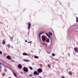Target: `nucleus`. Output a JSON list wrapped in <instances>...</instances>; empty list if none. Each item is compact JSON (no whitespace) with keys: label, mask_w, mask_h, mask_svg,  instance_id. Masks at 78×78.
<instances>
[{"label":"nucleus","mask_w":78,"mask_h":78,"mask_svg":"<svg viewBox=\"0 0 78 78\" xmlns=\"http://www.w3.org/2000/svg\"><path fill=\"white\" fill-rule=\"evenodd\" d=\"M23 69L24 71V72H28V68L25 67H24L23 68Z\"/></svg>","instance_id":"nucleus-1"},{"label":"nucleus","mask_w":78,"mask_h":78,"mask_svg":"<svg viewBox=\"0 0 78 78\" xmlns=\"http://www.w3.org/2000/svg\"><path fill=\"white\" fill-rule=\"evenodd\" d=\"M41 39L43 41H45V39H46L45 37V36L44 35L42 36L41 37Z\"/></svg>","instance_id":"nucleus-2"},{"label":"nucleus","mask_w":78,"mask_h":78,"mask_svg":"<svg viewBox=\"0 0 78 78\" xmlns=\"http://www.w3.org/2000/svg\"><path fill=\"white\" fill-rule=\"evenodd\" d=\"M37 71L38 73H41L42 72V69L41 68H40L37 69Z\"/></svg>","instance_id":"nucleus-3"},{"label":"nucleus","mask_w":78,"mask_h":78,"mask_svg":"<svg viewBox=\"0 0 78 78\" xmlns=\"http://www.w3.org/2000/svg\"><path fill=\"white\" fill-rule=\"evenodd\" d=\"M74 50L75 51L76 53H78V48H74Z\"/></svg>","instance_id":"nucleus-4"},{"label":"nucleus","mask_w":78,"mask_h":78,"mask_svg":"<svg viewBox=\"0 0 78 78\" xmlns=\"http://www.w3.org/2000/svg\"><path fill=\"white\" fill-rule=\"evenodd\" d=\"M34 74L37 75H39V73L37 71H34Z\"/></svg>","instance_id":"nucleus-5"},{"label":"nucleus","mask_w":78,"mask_h":78,"mask_svg":"<svg viewBox=\"0 0 78 78\" xmlns=\"http://www.w3.org/2000/svg\"><path fill=\"white\" fill-rule=\"evenodd\" d=\"M30 27H31V23H29L28 24V30H30Z\"/></svg>","instance_id":"nucleus-6"},{"label":"nucleus","mask_w":78,"mask_h":78,"mask_svg":"<svg viewBox=\"0 0 78 78\" xmlns=\"http://www.w3.org/2000/svg\"><path fill=\"white\" fill-rule=\"evenodd\" d=\"M7 58L8 59H12V58L11 57V56H9V55H8L7 56Z\"/></svg>","instance_id":"nucleus-7"},{"label":"nucleus","mask_w":78,"mask_h":78,"mask_svg":"<svg viewBox=\"0 0 78 78\" xmlns=\"http://www.w3.org/2000/svg\"><path fill=\"white\" fill-rule=\"evenodd\" d=\"M23 55L24 56H30V55L28 54L27 53L25 52L23 53Z\"/></svg>","instance_id":"nucleus-8"},{"label":"nucleus","mask_w":78,"mask_h":78,"mask_svg":"<svg viewBox=\"0 0 78 78\" xmlns=\"http://www.w3.org/2000/svg\"><path fill=\"white\" fill-rule=\"evenodd\" d=\"M18 67L19 69H21V68H22V66L21 64H19L18 65Z\"/></svg>","instance_id":"nucleus-9"},{"label":"nucleus","mask_w":78,"mask_h":78,"mask_svg":"<svg viewBox=\"0 0 78 78\" xmlns=\"http://www.w3.org/2000/svg\"><path fill=\"white\" fill-rule=\"evenodd\" d=\"M24 61L25 62H28L29 61H30L29 60H27V59H24Z\"/></svg>","instance_id":"nucleus-10"},{"label":"nucleus","mask_w":78,"mask_h":78,"mask_svg":"<svg viewBox=\"0 0 78 78\" xmlns=\"http://www.w3.org/2000/svg\"><path fill=\"white\" fill-rule=\"evenodd\" d=\"M34 57L36 58V59H39V57L36 55H34Z\"/></svg>","instance_id":"nucleus-11"},{"label":"nucleus","mask_w":78,"mask_h":78,"mask_svg":"<svg viewBox=\"0 0 78 78\" xmlns=\"http://www.w3.org/2000/svg\"><path fill=\"white\" fill-rule=\"evenodd\" d=\"M46 34L47 36H48V37L49 38H50V35L49 34Z\"/></svg>","instance_id":"nucleus-12"},{"label":"nucleus","mask_w":78,"mask_h":78,"mask_svg":"<svg viewBox=\"0 0 78 78\" xmlns=\"http://www.w3.org/2000/svg\"><path fill=\"white\" fill-rule=\"evenodd\" d=\"M44 32H41L39 34L41 35V34H44Z\"/></svg>","instance_id":"nucleus-13"},{"label":"nucleus","mask_w":78,"mask_h":78,"mask_svg":"<svg viewBox=\"0 0 78 78\" xmlns=\"http://www.w3.org/2000/svg\"><path fill=\"white\" fill-rule=\"evenodd\" d=\"M50 41V39L48 38L47 39V40L46 41V42H47V43H48L49 42V41Z\"/></svg>","instance_id":"nucleus-14"},{"label":"nucleus","mask_w":78,"mask_h":78,"mask_svg":"<svg viewBox=\"0 0 78 78\" xmlns=\"http://www.w3.org/2000/svg\"><path fill=\"white\" fill-rule=\"evenodd\" d=\"M13 73L15 76H16V77H17V74H16L14 72H13Z\"/></svg>","instance_id":"nucleus-15"},{"label":"nucleus","mask_w":78,"mask_h":78,"mask_svg":"<svg viewBox=\"0 0 78 78\" xmlns=\"http://www.w3.org/2000/svg\"><path fill=\"white\" fill-rule=\"evenodd\" d=\"M49 34H50V35H51V36L52 35V33H51L49 31Z\"/></svg>","instance_id":"nucleus-16"},{"label":"nucleus","mask_w":78,"mask_h":78,"mask_svg":"<svg viewBox=\"0 0 78 78\" xmlns=\"http://www.w3.org/2000/svg\"><path fill=\"white\" fill-rule=\"evenodd\" d=\"M69 74L70 75H72V72H69Z\"/></svg>","instance_id":"nucleus-17"},{"label":"nucleus","mask_w":78,"mask_h":78,"mask_svg":"<svg viewBox=\"0 0 78 78\" xmlns=\"http://www.w3.org/2000/svg\"><path fill=\"white\" fill-rule=\"evenodd\" d=\"M5 41L4 40H3V42H2V43L3 44H5Z\"/></svg>","instance_id":"nucleus-18"},{"label":"nucleus","mask_w":78,"mask_h":78,"mask_svg":"<svg viewBox=\"0 0 78 78\" xmlns=\"http://www.w3.org/2000/svg\"><path fill=\"white\" fill-rule=\"evenodd\" d=\"M76 21L77 22H78V17H76Z\"/></svg>","instance_id":"nucleus-19"},{"label":"nucleus","mask_w":78,"mask_h":78,"mask_svg":"<svg viewBox=\"0 0 78 78\" xmlns=\"http://www.w3.org/2000/svg\"><path fill=\"white\" fill-rule=\"evenodd\" d=\"M52 56H55V54H52Z\"/></svg>","instance_id":"nucleus-20"},{"label":"nucleus","mask_w":78,"mask_h":78,"mask_svg":"<svg viewBox=\"0 0 78 78\" xmlns=\"http://www.w3.org/2000/svg\"><path fill=\"white\" fill-rule=\"evenodd\" d=\"M42 44L43 45H46L47 44L45 43H42Z\"/></svg>","instance_id":"nucleus-21"},{"label":"nucleus","mask_w":78,"mask_h":78,"mask_svg":"<svg viewBox=\"0 0 78 78\" xmlns=\"http://www.w3.org/2000/svg\"><path fill=\"white\" fill-rule=\"evenodd\" d=\"M29 68L31 70H33V68L32 67H30Z\"/></svg>","instance_id":"nucleus-22"},{"label":"nucleus","mask_w":78,"mask_h":78,"mask_svg":"<svg viewBox=\"0 0 78 78\" xmlns=\"http://www.w3.org/2000/svg\"><path fill=\"white\" fill-rule=\"evenodd\" d=\"M0 54L1 55H2V51H0Z\"/></svg>","instance_id":"nucleus-23"},{"label":"nucleus","mask_w":78,"mask_h":78,"mask_svg":"<svg viewBox=\"0 0 78 78\" xmlns=\"http://www.w3.org/2000/svg\"><path fill=\"white\" fill-rule=\"evenodd\" d=\"M48 66L49 68H50V65H48Z\"/></svg>","instance_id":"nucleus-24"},{"label":"nucleus","mask_w":78,"mask_h":78,"mask_svg":"<svg viewBox=\"0 0 78 78\" xmlns=\"http://www.w3.org/2000/svg\"><path fill=\"white\" fill-rule=\"evenodd\" d=\"M41 35H40L39 34V37L40 38H41Z\"/></svg>","instance_id":"nucleus-25"},{"label":"nucleus","mask_w":78,"mask_h":78,"mask_svg":"<svg viewBox=\"0 0 78 78\" xmlns=\"http://www.w3.org/2000/svg\"><path fill=\"white\" fill-rule=\"evenodd\" d=\"M32 76H33V75H32V74H31L29 75V76H30V77Z\"/></svg>","instance_id":"nucleus-26"},{"label":"nucleus","mask_w":78,"mask_h":78,"mask_svg":"<svg viewBox=\"0 0 78 78\" xmlns=\"http://www.w3.org/2000/svg\"><path fill=\"white\" fill-rule=\"evenodd\" d=\"M7 46H8V47H10V44H8V45H7Z\"/></svg>","instance_id":"nucleus-27"},{"label":"nucleus","mask_w":78,"mask_h":78,"mask_svg":"<svg viewBox=\"0 0 78 78\" xmlns=\"http://www.w3.org/2000/svg\"><path fill=\"white\" fill-rule=\"evenodd\" d=\"M31 42H32V41H31L30 42H28V43H31Z\"/></svg>","instance_id":"nucleus-28"},{"label":"nucleus","mask_w":78,"mask_h":78,"mask_svg":"<svg viewBox=\"0 0 78 78\" xmlns=\"http://www.w3.org/2000/svg\"><path fill=\"white\" fill-rule=\"evenodd\" d=\"M20 73H22V74H23V73L22 72H21Z\"/></svg>","instance_id":"nucleus-29"},{"label":"nucleus","mask_w":78,"mask_h":78,"mask_svg":"<svg viewBox=\"0 0 78 78\" xmlns=\"http://www.w3.org/2000/svg\"><path fill=\"white\" fill-rule=\"evenodd\" d=\"M62 78H65V77H63V76H62Z\"/></svg>","instance_id":"nucleus-30"},{"label":"nucleus","mask_w":78,"mask_h":78,"mask_svg":"<svg viewBox=\"0 0 78 78\" xmlns=\"http://www.w3.org/2000/svg\"><path fill=\"white\" fill-rule=\"evenodd\" d=\"M25 42H27V40H26V41H25Z\"/></svg>","instance_id":"nucleus-31"},{"label":"nucleus","mask_w":78,"mask_h":78,"mask_svg":"<svg viewBox=\"0 0 78 78\" xmlns=\"http://www.w3.org/2000/svg\"><path fill=\"white\" fill-rule=\"evenodd\" d=\"M1 67H2V66H0V68H1Z\"/></svg>","instance_id":"nucleus-32"},{"label":"nucleus","mask_w":78,"mask_h":78,"mask_svg":"<svg viewBox=\"0 0 78 78\" xmlns=\"http://www.w3.org/2000/svg\"><path fill=\"white\" fill-rule=\"evenodd\" d=\"M12 61H13V62H14V61H13V60H12Z\"/></svg>","instance_id":"nucleus-33"},{"label":"nucleus","mask_w":78,"mask_h":78,"mask_svg":"<svg viewBox=\"0 0 78 78\" xmlns=\"http://www.w3.org/2000/svg\"><path fill=\"white\" fill-rule=\"evenodd\" d=\"M4 75H5V73H4Z\"/></svg>","instance_id":"nucleus-34"},{"label":"nucleus","mask_w":78,"mask_h":78,"mask_svg":"<svg viewBox=\"0 0 78 78\" xmlns=\"http://www.w3.org/2000/svg\"><path fill=\"white\" fill-rule=\"evenodd\" d=\"M69 56H70V55L69 54Z\"/></svg>","instance_id":"nucleus-35"},{"label":"nucleus","mask_w":78,"mask_h":78,"mask_svg":"<svg viewBox=\"0 0 78 78\" xmlns=\"http://www.w3.org/2000/svg\"><path fill=\"white\" fill-rule=\"evenodd\" d=\"M1 65V63H0V65Z\"/></svg>","instance_id":"nucleus-36"},{"label":"nucleus","mask_w":78,"mask_h":78,"mask_svg":"<svg viewBox=\"0 0 78 78\" xmlns=\"http://www.w3.org/2000/svg\"><path fill=\"white\" fill-rule=\"evenodd\" d=\"M9 78H11V77H9Z\"/></svg>","instance_id":"nucleus-37"},{"label":"nucleus","mask_w":78,"mask_h":78,"mask_svg":"<svg viewBox=\"0 0 78 78\" xmlns=\"http://www.w3.org/2000/svg\"><path fill=\"white\" fill-rule=\"evenodd\" d=\"M33 78H34V77H33Z\"/></svg>","instance_id":"nucleus-38"}]
</instances>
